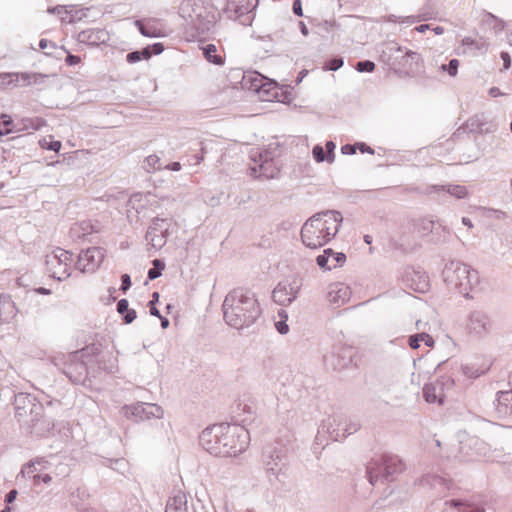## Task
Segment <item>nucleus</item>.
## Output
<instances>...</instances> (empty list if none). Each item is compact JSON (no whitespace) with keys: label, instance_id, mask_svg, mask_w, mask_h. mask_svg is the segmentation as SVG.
<instances>
[{"label":"nucleus","instance_id":"f257e3e1","mask_svg":"<svg viewBox=\"0 0 512 512\" xmlns=\"http://www.w3.org/2000/svg\"><path fill=\"white\" fill-rule=\"evenodd\" d=\"M223 309L227 324L236 329L250 326L261 314L255 294L240 287L227 294Z\"/></svg>","mask_w":512,"mask_h":512},{"label":"nucleus","instance_id":"f03ea898","mask_svg":"<svg viewBox=\"0 0 512 512\" xmlns=\"http://www.w3.org/2000/svg\"><path fill=\"white\" fill-rule=\"evenodd\" d=\"M203 446L211 454L219 456H236L246 449L248 433L242 427L219 426L202 433Z\"/></svg>","mask_w":512,"mask_h":512},{"label":"nucleus","instance_id":"7ed1b4c3","mask_svg":"<svg viewBox=\"0 0 512 512\" xmlns=\"http://www.w3.org/2000/svg\"><path fill=\"white\" fill-rule=\"evenodd\" d=\"M342 220V215L337 211L315 214L304 223L301 229L303 244L311 249L324 246L336 236Z\"/></svg>","mask_w":512,"mask_h":512},{"label":"nucleus","instance_id":"20e7f679","mask_svg":"<svg viewBox=\"0 0 512 512\" xmlns=\"http://www.w3.org/2000/svg\"><path fill=\"white\" fill-rule=\"evenodd\" d=\"M445 281L460 293L468 295L478 284V273L464 264L449 267L445 270Z\"/></svg>","mask_w":512,"mask_h":512},{"label":"nucleus","instance_id":"39448f33","mask_svg":"<svg viewBox=\"0 0 512 512\" xmlns=\"http://www.w3.org/2000/svg\"><path fill=\"white\" fill-rule=\"evenodd\" d=\"M72 255L61 248H57L47 256L46 267L51 277L63 280L70 274Z\"/></svg>","mask_w":512,"mask_h":512},{"label":"nucleus","instance_id":"423d86ee","mask_svg":"<svg viewBox=\"0 0 512 512\" xmlns=\"http://www.w3.org/2000/svg\"><path fill=\"white\" fill-rule=\"evenodd\" d=\"M404 470L405 464L401 459H399L397 456L385 455L381 458V463L378 464L377 467H368L369 481L372 485H374L377 482L378 476L380 474L386 478H392L398 474H401Z\"/></svg>","mask_w":512,"mask_h":512},{"label":"nucleus","instance_id":"0eeeda50","mask_svg":"<svg viewBox=\"0 0 512 512\" xmlns=\"http://www.w3.org/2000/svg\"><path fill=\"white\" fill-rule=\"evenodd\" d=\"M257 0H227L225 13L230 19L240 20L244 17L243 23L252 21L251 13L256 7Z\"/></svg>","mask_w":512,"mask_h":512},{"label":"nucleus","instance_id":"6e6552de","mask_svg":"<svg viewBox=\"0 0 512 512\" xmlns=\"http://www.w3.org/2000/svg\"><path fill=\"white\" fill-rule=\"evenodd\" d=\"M40 77L34 73H0V89L26 87L37 83Z\"/></svg>","mask_w":512,"mask_h":512},{"label":"nucleus","instance_id":"1a4fd4ad","mask_svg":"<svg viewBox=\"0 0 512 512\" xmlns=\"http://www.w3.org/2000/svg\"><path fill=\"white\" fill-rule=\"evenodd\" d=\"M259 158V161L254 160V163L250 165V175L260 179L276 178L280 173L276 163L272 159H268L266 154H259Z\"/></svg>","mask_w":512,"mask_h":512},{"label":"nucleus","instance_id":"9d476101","mask_svg":"<svg viewBox=\"0 0 512 512\" xmlns=\"http://www.w3.org/2000/svg\"><path fill=\"white\" fill-rule=\"evenodd\" d=\"M299 290V285L296 280L282 281L273 290V299L280 305H287L295 298Z\"/></svg>","mask_w":512,"mask_h":512},{"label":"nucleus","instance_id":"9b49d317","mask_svg":"<svg viewBox=\"0 0 512 512\" xmlns=\"http://www.w3.org/2000/svg\"><path fill=\"white\" fill-rule=\"evenodd\" d=\"M453 382L450 379L436 380L426 384L423 388V396L428 403H437L442 405L445 399V387L450 386Z\"/></svg>","mask_w":512,"mask_h":512},{"label":"nucleus","instance_id":"f8f14e48","mask_svg":"<svg viewBox=\"0 0 512 512\" xmlns=\"http://www.w3.org/2000/svg\"><path fill=\"white\" fill-rule=\"evenodd\" d=\"M105 258V251L101 247H89L82 251L79 262L85 271L96 270Z\"/></svg>","mask_w":512,"mask_h":512},{"label":"nucleus","instance_id":"ddd939ff","mask_svg":"<svg viewBox=\"0 0 512 512\" xmlns=\"http://www.w3.org/2000/svg\"><path fill=\"white\" fill-rule=\"evenodd\" d=\"M109 33L105 29L92 28L83 30L78 34V40L81 43L98 46L109 41Z\"/></svg>","mask_w":512,"mask_h":512},{"label":"nucleus","instance_id":"4468645a","mask_svg":"<svg viewBox=\"0 0 512 512\" xmlns=\"http://www.w3.org/2000/svg\"><path fill=\"white\" fill-rule=\"evenodd\" d=\"M317 264L324 269H334L344 265L346 256L343 253L334 252L332 249H325L323 254L317 257Z\"/></svg>","mask_w":512,"mask_h":512},{"label":"nucleus","instance_id":"2eb2a0df","mask_svg":"<svg viewBox=\"0 0 512 512\" xmlns=\"http://www.w3.org/2000/svg\"><path fill=\"white\" fill-rule=\"evenodd\" d=\"M135 25L145 37L158 38L166 36L163 24L157 19H149L146 22L137 20Z\"/></svg>","mask_w":512,"mask_h":512},{"label":"nucleus","instance_id":"dca6fc26","mask_svg":"<svg viewBox=\"0 0 512 512\" xmlns=\"http://www.w3.org/2000/svg\"><path fill=\"white\" fill-rule=\"evenodd\" d=\"M496 409L501 416L512 414V390L497 393Z\"/></svg>","mask_w":512,"mask_h":512},{"label":"nucleus","instance_id":"f3484780","mask_svg":"<svg viewBox=\"0 0 512 512\" xmlns=\"http://www.w3.org/2000/svg\"><path fill=\"white\" fill-rule=\"evenodd\" d=\"M335 147L336 146H335L334 142H332V141L326 142V145H325L326 153H325L324 148L322 146H320V145L314 146L312 154H313L315 161L323 162L326 160L327 162L332 163L334 161V157H335V154H334Z\"/></svg>","mask_w":512,"mask_h":512},{"label":"nucleus","instance_id":"a211bd4d","mask_svg":"<svg viewBox=\"0 0 512 512\" xmlns=\"http://www.w3.org/2000/svg\"><path fill=\"white\" fill-rule=\"evenodd\" d=\"M165 512H188L186 495L179 491L170 497L167 501Z\"/></svg>","mask_w":512,"mask_h":512},{"label":"nucleus","instance_id":"6ab92c4d","mask_svg":"<svg viewBox=\"0 0 512 512\" xmlns=\"http://www.w3.org/2000/svg\"><path fill=\"white\" fill-rule=\"evenodd\" d=\"M203 54L205 58L216 65H222L224 63V59L222 56L217 54V47L214 44H208L203 48Z\"/></svg>","mask_w":512,"mask_h":512},{"label":"nucleus","instance_id":"aec40b11","mask_svg":"<svg viewBox=\"0 0 512 512\" xmlns=\"http://www.w3.org/2000/svg\"><path fill=\"white\" fill-rule=\"evenodd\" d=\"M117 310L120 314L125 315V322L131 323L136 318L134 310H129V303L126 299H121L117 304Z\"/></svg>","mask_w":512,"mask_h":512},{"label":"nucleus","instance_id":"412c9836","mask_svg":"<svg viewBox=\"0 0 512 512\" xmlns=\"http://www.w3.org/2000/svg\"><path fill=\"white\" fill-rule=\"evenodd\" d=\"M422 342H424L428 346H431L433 344V339L430 335L425 333L417 334L410 337L409 345L412 349H417L420 346L419 343Z\"/></svg>","mask_w":512,"mask_h":512},{"label":"nucleus","instance_id":"4be33fe9","mask_svg":"<svg viewBox=\"0 0 512 512\" xmlns=\"http://www.w3.org/2000/svg\"><path fill=\"white\" fill-rule=\"evenodd\" d=\"M151 57L150 46L144 48L142 51H134L127 54V61L129 63H136L142 59L148 60Z\"/></svg>","mask_w":512,"mask_h":512},{"label":"nucleus","instance_id":"5701e85b","mask_svg":"<svg viewBox=\"0 0 512 512\" xmlns=\"http://www.w3.org/2000/svg\"><path fill=\"white\" fill-rule=\"evenodd\" d=\"M13 131V120L8 115L0 116V136L7 135Z\"/></svg>","mask_w":512,"mask_h":512},{"label":"nucleus","instance_id":"b1692460","mask_svg":"<svg viewBox=\"0 0 512 512\" xmlns=\"http://www.w3.org/2000/svg\"><path fill=\"white\" fill-rule=\"evenodd\" d=\"M40 146L43 149L52 150L58 152L61 149V142L57 140H53L52 136L44 137L39 141Z\"/></svg>","mask_w":512,"mask_h":512},{"label":"nucleus","instance_id":"393cba45","mask_svg":"<svg viewBox=\"0 0 512 512\" xmlns=\"http://www.w3.org/2000/svg\"><path fill=\"white\" fill-rule=\"evenodd\" d=\"M153 265L154 267L148 271V278L151 280L158 278L162 274V271L165 267L164 263L158 259L153 261Z\"/></svg>","mask_w":512,"mask_h":512},{"label":"nucleus","instance_id":"a878e982","mask_svg":"<svg viewBox=\"0 0 512 512\" xmlns=\"http://www.w3.org/2000/svg\"><path fill=\"white\" fill-rule=\"evenodd\" d=\"M146 167L149 172L160 170L161 162L157 155H150L145 159Z\"/></svg>","mask_w":512,"mask_h":512},{"label":"nucleus","instance_id":"bb28decb","mask_svg":"<svg viewBox=\"0 0 512 512\" xmlns=\"http://www.w3.org/2000/svg\"><path fill=\"white\" fill-rule=\"evenodd\" d=\"M449 504L454 507H458L460 512H483V510L480 509L479 507L454 500L449 502Z\"/></svg>","mask_w":512,"mask_h":512},{"label":"nucleus","instance_id":"cd10ccee","mask_svg":"<svg viewBox=\"0 0 512 512\" xmlns=\"http://www.w3.org/2000/svg\"><path fill=\"white\" fill-rule=\"evenodd\" d=\"M449 192L457 198H464L468 194L466 187L461 185L451 187Z\"/></svg>","mask_w":512,"mask_h":512},{"label":"nucleus","instance_id":"c85d7f7f","mask_svg":"<svg viewBox=\"0 0 512 512\" xmlns=\"http://www.w3.org/2000/svg\"><path fill=\"white\" fill-rule=\"evenodd\" d=\"M375 69V64L371 61H361L357 64V70L360 72H372Z\"/></svg>","mask_w":512,"mask_h":512},{"label":"nucleus","instance_id":"c756f323","mask_svg":"<svg viewBox=\"0 0 512 512\" xmlns=\"http://www.w3.org/2000/svg\"><path fill=\"white\" fill-rule=\"evenodd\" d=\"M458 67H459V61L457 59H452L449 62L448 69H447L449 75L456 76L457 72H458Z\"/></svg>","mask_w":512,"mask_h":512},{"label":"nucleus","instance_id":"7c9ffc66","mask_svg":"<svg viewBox=\"0 0 512 512\" xmlns=\"http://www.w3.org/2000/svg\"><path fill=\"white\" fill-rule=\"evenodd\" d=\"M66 64L73 66L81 63V58L76 55L68 54L65 59Z\"/></svg>","mask_w":512,"mask_h":512},{"label":"nucleus","instance_id":"2f4dec72","mask_svg":"<svg viewBox=\"0 0 512 512\" xmlns=\"http://www.w3.org/2000/svg\"><path fill=\"white\" fill-rule=\"evenodd\" d=\"M164 50V46L162 43H154L151 47H150V51H151V55L152 54H155V55H158L160 53H162Z\"/></svg>","mask_w":512,"mask_h":512},{"label":"nucleus","instance_id":"473e14b6","mask_svg":"<svg viewBox=\"0 0 512 512\" xmlns=\"http://www.w3.org/2000/svg\"><path fill=\"white\" fill-rule=\"evenodd\" d=\"M275 325L278 332L281 334H286L289 330L288 325L284 321H278Z\"/></svg>","mask_w":512,"mask_h":512},{"label":"nucleus","instance_id":"72a5a7b5","mask_svg":"<svg viewBox=\"0 0 512 512\" xmlns=\"http://www.w3.org/2000/svg\"><path fill=\"white\" fill-rule=\"evenodd\" d=\"M131 286V280L128 274L122 275V290L126 291Z\"/></svg>","mask_w":512,"mask_h":512},{"label":"nucleus","instance_id":"f704fd0d","mask_svg":"<svg viewBox=\"0 0 512 512\" xmlns=\"http://www.w3.org/2000/svg\"><path fill=\"white\" fill-rule=\"evenodd\" d=\"M501 58L503 60L504 69H508L511 66V58L507 52L501 53Z\"/></svg>","mask_w":512,"mask_h":512},{"label":"nucleus","instance_id":"c9c22d12","mask_svg":"<svg viewBox=\"0 0 512 512\" xmlns=\"http://www.w3.org/2000/svg\"><path fill=\"white\" fill-rule=\"evenodd\" d=\"M293 11L298 16H302L303 15L302 4H301L300 0L294 1V3H293Z\"/></svg>","mask_w":512,"mask_h":512},{"label":"nucleus","instance_id":"e433bc0d","mask_svg":"<svg viewBox=\"0 0 512 512\" xmlns=\"http://www.w3.org/2000/svg\"><path fill=\"white\" fill-rule=\"evenodd\" d=\"M343 65V61L341 59H334L331 61L329 68L331 70H337Z\"/></svg>","mask_w":512,"mask_h":512},{"label":"nucleus","instance_id":"4c0bfd02","mask_svg":"<svg viewBox=\"0 0 512 512\" xmlns=\"http://www.w3.org/2000/svg\"><path fill=\"white\" fill-rule=\"evenodd\" d=\"M17 491L16 490H11L7 495H6V502L7 503H12L16 497H17Z\"/></svg>","mask_w":512,"mask_h":512},{"label":"nucleus","instance_id":"58836bf2","mask_svg":"<svg viewBox=\"0 0 512 512\" xmlns=\"http://www.w3.org/2000/svg\"><path fill=\"white\" fill-rule=\"evenodd\" d=\"M341 150L344 154H354L355 153V147L352 145H345L342 147Z\"/></svg>","mask_w":512,"mask_h":512},{"label":"nucleus","instance_id":"ea45409f","mask_svg":"<svg viewBox=\"0 0 512 512\" xmlns=\"http://www.w3.org/2000/svg\"><path fill=\"white\" fill-rule=\"evenodd\" d=\"M489 95H490L491 97H498V96L502 95V93H501V91L499 90V88H497V87H492V88H490V90H489Z\"/></svg>","mask_w":512,"mask_h":512},{"label":"nucleus","instance_id":"a19ab883","mask_svg":"<svg viewBox=\"0 0 512 512\" xmlns=\"http://www.w3.org/2000/svg\"><path fill=\"white\" fill-rule=\"evenodd\" d=\"M462 44L466 46L476 45V41L470 37H466L462 40Z\"/></svg>","mask_w":512,"mask_h":512},{"label":"nucleus","instance_id":"79ce46f5","mask_svg":"<svg viewBox=\"0 0 512 512\" xmlns=\"http://www.w3.org/2000/svg\"><path fill=\"white\" fill-rule=\"evenodd\" d=\"M428 29H429V25H427V24H422V25H419V26H417L415 28V30L420 32V33H423V32H425Z\"/></svg>","mask_w":512,"mask_h":512},{"label":"nucleus","instance_id":"37998d69","mask_svg":"<svg viewBox=\"0 0 512 512\" xmlns=\"http://www.w3.org/2000/svg\"><path fill=\"white\" fill-rule=\"evenodd\" d=\"M168 168L173 171H179L181 169V165L179 162H174L171 165H169Z\"/></svg>","mask_w":512,"mask_h":512},{"label":"nucleus","instance_id":"c03bdc74","mask_svg":"<svg viewBox=\"0 0 512 512\" xmlns=\"http://www.w3.org/2000/svg\"><path fill=\"white\" fill-rule=\"evenodd\" d=\"M36 292L39 294H42V295H49L51 293V291L49 289H46L43 287L37 288Z\"/></svg>","mask_w":512,"mask_h":512},{"label":"nucleus","instance_id":"a18cd8bd","mask_svg":"<svg viewBox=\"0 0 512 512\" xmlns=\"http://www.w3.org/2000/svg\"><path fill=\"white\" fill-rule=\"evenodd\" d=\"M462 223H463L464 225L468 226L469 228H472V227H473L472 222H471V220H470L469 218L464 217V218L462 219Z\"/></svg>","mask_w":512,"mask_h":512},{"label":"nucleus","instance_id":"49530a36","mask_svg":"<svg viewBox=\"0 0 512 512\" xmlns=\"http://www.w3.org/2000/svg\"><path fill=\"white\" fill-rule=\"evenodd\" d=\"M37 478H38V479H41V480H42L43 482H45V483H47V482H49V481L51 480V477H50L49 475H47V474H46V475H44V476H40V475H38V476H37Z\"/></svg>","mask_w":512,"mask_h":512},{"label":"nucleus","instance_id":"de8ad7c7","mask_svg":"<svg viewBox=\"0 0 512 512\" xmlns=\"http://www.w3.org/2000/svg\"><path fill=\"white\" fill-rule=\"evenodd\" d=\"M443 31H444V29H443L442 27H439V26H438V27L434 28V32H435L436 34H442V33H443Z\"/></svg>","mask_w":512,"mask_h":512},{"label":"nucleus","instance_id":"09e8293b","mask_svg":"<svg viewBox=\"0 0 512 512\" xmlns=\"http://www.w3.org/2000/svg\"><path fill=\"white\" fill-rule=\"evenodd\" d=\"M152 315H158V310L156 308H151Z\"/></svg>","mask_w":512,"mask_h":512},{"label":"nucleus","instance_id":"8fccbe9b","mask_svg":"<svg viewBox=\"0 0 512 512\" xmlns=\"http://www.w3.org/2000/svg\"><path fill=\"white\" fill-rule=\"evenodd\" d=\"M40 47L41 48H45L46 47V41L45 40H41L40 41Z\"/></svg>","mask_w":512,"mask_h":512},{"label":"nucleus","instance_id":"3c124183","mask_svg":"<svg viewBox=\"0 0 512 512\" xmlns=\"http://www.w3.org/2000/svg\"><path fill=\"white\" fill-rule=\"evenodd\" d=\"M158 297H159L158 293H157V292H155V293L153 294V299H154V300H157V299H158Z\"/></svg>","mask_w":512,"mask_h":512},{"label":"nucleus","instance_id":"603ef678","mask_svg":"<svg viewBox=\"0 0 512 512\" xmlns=\"http://www.w3.org/2000/svg\"><path fill=\"white\" fill-rule=\"evenodd\" d=\"M167 325H168V320L166 319L165 321L162 322V326L166 327Z\"/></svg>","mask_w":512,"mask_h":512},{"label":"nucleus","instance_id":"864d4df0","mask_svg":"<svg viewBox=\"0 0 512 512\" xmlns=\"http://www.w3.org/2000/svg\"><path fill=\"white\" fill-rule=\"evenodd\" d=\"M1 512H11V509L9 507H7L4 510H2Z\"/></svg>","mask_w":512,"mask_h":512},{"label":"nucleus","instance_id":"5fc2aeb1","mask_svg":"<svg viewBox=\"0 0 512 512\" xmlns=\"http://www.w3.org/2000/svg\"><path fill=\"white\" fill-rule=\"evenodd\" d=\"M407 55L410 56V55H417V54L415 52L409 51V52H407Z\"/></svg>","mask_w":512,"mask_h":512},{"label":"nucleus","instance_id":"6e6d98bb","mask_svg":"<svg viewBox=\"0 0 512 512\" xmlns=\"http://www.w3.org/2000/svg\"><path fill=\"white\" fill-rule=\"evenodd\" d=\"M302 32L306 35L307 34V29L305 27H303Z\"/></svg>","mask_w":512,"mask_h":512},{"label":"nucleus","instance_id":"4d7b16f0","mask_svg":"<svg viewBox=\"0 0 512 512\" xmlns=\"http://www.w3.org/2000/svg\"><path fill=\"white\" fill-rule=\"evenodd\" d=\"M361 150H362V151H365V150H366V147H364V144H361Z\"/></svg>","mask_w":512,"mask_h":512},{"label":"nucleus","instance_id":"13d9d810","mask_svg":"<svg viewBox=\"0 0 512 512\" xmlns=\"http://www.w3.org/2000/svg\"><path fill=\"white\" fill-rule=\"evenodd\" d=\"M361 150H362V151H365V150H366V147H364V144H361Z\"/></svg>","mask_w":512,"mask_h":512},{"label":"nucleus","instance_id":"bf43d9fd","mask_svg":"<svg viewBox=\"0 0 512 512\" xmlns=\"http://www.w3.org/2000/svg\"><path fill=\"white\" fill-rule=\"evenodd\" d=\"M509 382H510V384L512 385V374H511V375H510V377H509Z\"/></svg>","mask_w":512,"mask_h":512},{"label":"nucleus","instance_id":"052dcab7","mask_svg":"<svg viewBox=\"0 0 512 512\" xmlns=\"http://www.w3.org/2000/svg\"><path fill=\"white\" fill-rule=\"evenodd\" d=\"M510 129H511V132H512V121H511Z\"/></svg>","mask_w":512,"mask_h":512}]
</instances>
